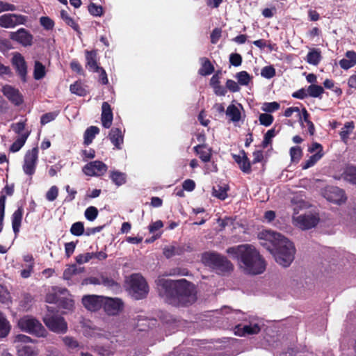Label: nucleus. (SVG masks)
<instances>
[{
	"label": "nucleus",
	"instance_id": "obj_51",
	"mask_svg": "<svg viewBox=\"0 0 356 356\" xmlns=\"http://www.w3.org/2000/svg\"><path fill=\"white\" fill-rule=\"evenodd\" d=\"M280 108V104L276 102H265L262 104L261 110L265 112L270 113Z\"/></svg>",
	"mask_w": 356,
	"mask_h": 356
},
{
	"label": "nucleus",
	"instance_id": "obj_62",
	"mask_svg": "<svg viewBox=\"0 0 356 356\" xmlns=\"http://www.w3.org/2000/svg\"><path fill=\"white\" fill-rule=\"evenodd\" d=\"M76 245V244L74 242H69L65 244V252L67 258L70 257V256L74 253Z\"/></svg>",
	"mask_w": 356,
	"mask_h": 356
},
{
	"label": "nucleus",
	"instance_id": "obj_49",
	"mask_svg": "<svg viewBox=\"0 0 356 356\" xmlns=\"http://www.w3.org/2000/svg\"><path fill=\"white\" fill-rule=\"evenodd\" d=\"M302 154V149L300 147H292L290 149V156L292 161L298 162Z\"/></svg>",
	"mask_w": 356,
	"mask_h": 356
},
{
	"label": "nucleus",
	"instance_id": "obj_59",
	"mask_svg": "<svg viewBox=\"0 0 356 356\" xmlns=\"http://www.w3.org/2000/svg\"><path fill=\"white\" fill-rule=\"evenodd\" d=\"M293 113H297V115L299 118V121H300V122L302 123L301 113H300V108L298 107H290V108H288L285 111V112H284V115L286 117L289 118V117H291Z\"/></svg>",
	"mask_w": 356,
	"mask_h": 356
},
{
	"label": "nucleus",
	"instance_id": "obj_13",
	"mask_svg": "<svg viewBox=\"0 0 356 356\" xmlns=\"http://www.w3.org/2000/svg\"><path fill=\"white\" fill-rule=\"evenodd\" d=\"M104 300V296L87 295L83 297L82 303L88 310L97 311L102 307Z\"/></svg>",
	"mask_w": 356,
	"mask_h": 356
},
{
	"label": "nucleus",
	"instance_id": "obj_56",
	"mask_svg": "<svg viewBox=\"0 0 356 356\" xmlns=\"http://www.w3.org/2000/svg\"><path fill=\"white\" fill-rule=\"evenodd\" d=\"M5 204H6V197L1 196L0 197V232L3 229V220L4 217V210H5Z\"/></svg>",
	"mask_w": 356,
	"mask_h": 356
},
{
	"label": "nucleus",
	"instance_id": "obj_39",
	"mask_svg": "<svg viewBox=\"0 0 356 356\" xmlns=\"http://www.w3.org/2000/svg\"><path fill=\"white\" fill-rule=\"evenodd\" d=\"M58 305L63 309H71L73 307L74 302L67 293L65 295H61Z\"/></svg>",
	"mask_w": 356,
	"mask_h": 356
},
{
	"label": "nucleus",
	"instance_id": "obj_48",
	"mask_svg": "<svg viewBox=\"0 0 356 356\" xmlns=\"http://www.w3.org/2000/svg\"><path fill=\"white\" fill-rule=\"evenodd\" d=\"M41 26L47 31L52 30L54 27V22L49 17L43 16L40 18Z\"/></svg>",
	"mask_w": 356,
	"mask_h": 356
},
{
	"label": "nucleus",
	"instance_id": "obj_34",
	"mask_svg": "<svg viewBox=\"0 0 356 356\" xmlns=\"http://www.w3.org/2000/svg\"><path fill=\"white\" fill-rule=\"evenodd\" d=\"M202 66L199 70L201 75L207 76L211 74L213 72V66L211 62L206 58H201Z\"/></svg>",
	"mask_w": 356,
	"mask_h": 356
},
{
	"label": "nucleus",
	"instance_id": "obj_30",
	"mask_svg": "<svg viewBox=\"0 0 356 356\" xmlns=\"http://www.w3.org/2000/svg\"><path fill=\"white\" fill-rule=\"evenodd\" d=\"M110 178L116 186H120L126 183L127 175L118 170H113L110 172Z\"/></svg>",
	"mask_w": 356,
	"mask_h": 356
},
{
	"label": "nucleus",
	"instance_id": "obj_26",
	"mask_svg": "<svg viewBox=\"0 0 356 356\" xmlns=\"http://www.w3.org/2000/svg\"><path fill=\"white\" fill-rule=\"evenodd\" d=\"M234 159L243 172L248 173L250 171V163L244 152L239 155H234Z\"/></svg>",
	"mask_w": 356,
	"mask_h": 356
},
{
	"label": "nucleus",
	"instance_id": "obj_58",
	"mask_svg": "<svg viewBox=\"0 0 356 356\" xmlns=\"http://www.w3.org/2000/svg\"><path fill=\"white\" fill-rule=\"evenodd\" d=\"M25 128V123L24 122H19L17 123H13L11 124V129L19 136L24 134L23 131Z\"/></svg>",
	"mask_w": 356,
	"mask_h": 356
},
{
	"label": "nucleus",
	"instance_id": "obj_40",
	"mask_svg": "<svg viewBox=\"0 0 356 356\" xmlns=\"http://www.w3.org/2000/svg\"><path fill=\"white\" fill-rule=\"evenodd\" d=\"M227 190L228 187L225 184L223 186L218 185L213 188V195L220 200H225L227 196Z\"/></svg>",
	"mask_w": 356,
	"mask_h": 356
},
{
	"label": "nucleus",
	"instance_id": "obj_37",
	"mask_svg": "<svg viewBox=\"0 0 356 356\" xmlns=\"http://www.w3.org/2000/svg\"><path fill=\"white\" fill-rule=\"evenodd\" d=\"M323 152L315 153L314 155L311 156L307 161H305L302 163V169L306 170L312 167L318 161H319L323 157Z\"/></svg>",
	"mask_w": 356,
	"mask_h": 356
},
{
	"label": "nucleus",
	"instance_id": "obj_61",
	"mask_svg": "<svg viewBox=\"0 0 356 356\" xmlns=\"http://www.w3.org/2000/svg\"><path fill=\"white\" fill-rule=\"evenodd\" d=\"M222 30L219 28H216L213 30L211 34V42L212 44H216L221 37Z\"/></svg>",
	"mask_w": 356,
	"mask_h": 356
},
{
	"label": "nucleus",
	"instance_id": "obj_3",
	"mask_svg": "<svg viewBox=\"0 0 356 356\" xmlns=\"http://www.w3.org/2000/svg\"><path fill=\"white\" fill-rule=\"evenodd\" d=\"M226 252L237 260L238 267L244 274L257 275L266 270L265 259L255 247L250 244L231 247Z\"/></svg>",
	"mask_w": 356,
	"mask_h": 356
},
{
	"label": "nucleus",
	"instance_id": "obj_2",
	"mask_svg": "<svg viewBox=\"0 0 356 356\" xmlns=\"http://www.w3.org/2000/svg\"><path fill=\"white\" fill-rule=\"evenodd\" d=\"M262 246L273 256L276 262L283 267H288L294 259L296 249L293 244L280 233L264 230L259 234Z\"/></svg>",
	"mask_w": 356,
	"mask_h": 356
},
{
	"label": "nucleus",
	"instance_id": "obj_11",
	"mask_svg": "<svg viewBox=\"0 0 356 356\" xmlns=\"http://www.w3.org/2000/svg\"><path fill=\"white\" fill-rule=\"evenodd\" d=\"M26 22V17L17 14H5L0 16V26L3 28H13L17 25L24 24Z\"/></svg>",
	"mask_w": 356,
	"mask_h": 356
},
{
	"label": "nucleus",
	"instance_id": "obj_9",
	"mask_svg": "<svg viewBox=\"0 0 356 356\" xmlns=\"http://www.w3.org/2000/svg\"><path fill=\"white\" fill-rule=\"evenodd\" d=\"M38 149L37 147H34L26 152L23 165V170L25 174L33 175L35 173L38 161Z\"/></svg>",
	"mask_w": 356,
	"mask_h": 356
},
{
	"label": "nucleus",
	"instance_id": "obj_22",
	"mask_svg": "<svg viewBox=\"0 0 356 356\" xmlns=\"http://www.w3.org/2000/svg\"><path fill=\"white\" fill-rule=\"evenodd\" d=\"M109 138L113 145L118 149H121L123 143V134L120 129L113 128L109 133Z\"/></svg>",
	"mask_w": 356,
	"mask_h": 356
},
{
	"label": "nucleus",
	"instance_id": "obj_29",
	"mask_svg": "<svg viewBox=\"0 0 356 356\" xmlns=\"http://www.w3.org/2000/svg\"><path fill=\"white\" fill-rule=\"evenodd\" d=\"M341 178L344 180L356 184V167L348 165L341 174Z\"/></svg>",
	"mask_w": 356,
	"mask_h": 356
},
{
	"label": "nucleus",
	"instance_id": "obj_20",
	"mask_svg": "<svg viewBox=\"0 0 356 356\" xmlns=\"http://www.w3.org/2000/svg\"><path fill=\"white\" fill-rule=\"evenodd\" d=\"M97 51H86V67L90 71L98 72L100 67H99L97 60Z\"/></svg>",
	"mask_w": 356,
	"mask_h": 356
},
{
	"label": "nucleus",
	"instance_id": "obj_36",
	"mask_svg": "<svg viewBox=\"0 0 356 356\" xmlns=\"http://www.w3.org/2000/svg\"><path fill=\"white\" fill-rule=\"evenodd\" d=\"M10 330V325L3 314L0 312V337H5Z\"/></svg>",
	"mask_w": 356,
	"mask_h": 356
},
{
	"label": "nucleus",
	"instance_id": "obj_41",
	"mask_svg": "<svg viewBox=\"0 0 356 356\" xmlns=\"http://www.w3.org/2000/svg\"><path fill=\"white\" fill-rule=\"evenodd\" d=\"M82 270L81 268L79 269L76 265H70L65 268V270L63 272V279L66 280H70L74 275L79 273Z\"/></svg>",
	"mask_w": 356,
	"mask_h": 356
},
{
	"label": "nucleus",
	"instance_id": "obj_35",
	"mask_svg": "<svg viewBox=\"0 0 356 356\" xmlns=\"http://www.w3.org/2000/svg\"><path fill=\"white\" fill-rule=\"evenodd\" d=\"M99 131V128L95 126L88 128L84 133V143L86 145L90 144Z\"/></svg>",
	"mask_w": 356,
	"mask_h": 356
},
{
	"label": "nucleus",
	"instance_id": "obj_27",
	"mask_svg": "<svg viewBox=\"0 0 356 356\" xmlns=\"http://www.w3.org/2000/svg\"><path fill=\"white\" fill-rule=\"evenodd\" d=\"M321 58V51L318 49L311 48L306 56V61L310 65H317Z\"/></svg>",
	"mask_w": 356,
	"mask_h": 356
},
{
	"label": "nucleus",
	"instance_id": "obj_15",
	"mask_svg": "<svg viewBox=\"0 0 356 356\" xmlns=\"http://www.w3.org/2000/svg\"><path fill=\"white\" fill-rule=\"evenodd\" d=\"M10 38L24 47L32 44L33 35L26 29L22 28L16 32L10 33Z\"/></svg>",
	"mask_w": 356,
	"mask_h": 356
},
{
	"label": "nucleus",
	"instance_id": "obj_31",
	"mask_svg": "<svg viewBox=\"0 0 356 356\" xmlns=\"http://www.w3.org/2000/svg\"><path fill=\"white\" fill-rule=\"evenodd\" d=\"M29 136V132L26 131L19 136L17 140L12 144L10 147V151L12 152H18L25 144L26 140H27Z\"/></svg>",
	"mask_w": 356,
	"mask_h": 356
},
{
	"label": "nucleus",
	"instance_id": "obj_21",
	"mask_svg": "<svg viewBox=\"0 0 356 356\" xmlns=\"http://www.w3.org/2000/svg\"><path fill=\"white\" fill-rule=\"evenodd\" d=\"M346 58L339 61L340 67L343 70H348L356 65V52L348 51L345 54Z\"/></svg>",
	"mask_w": 356,
	"mask_h": 356
},
{
	"label": "nucleus",
	"instance_id": "obj_14",
	"mask_svg": "<svg viewBox=\"0 0 356 356\" xmlns=\"http://www.w3.org/2000/svg\"><path fill=\"white\" fill-rule=\"evenodd\" d=\"M104 311L108 315L118 314L123 307L122 301L118 298H105L103 302Z\"/></svg>",
	"mask_w": 356,
	"mask_h": 356
},
{
	"label": "nucleus",
	"instance_id": "obj_7",
	"mask_svg": "<svg viewBox=\"0 0 356 356\" xmlns=\"http://www.w3.org/2000/svg\"><path fill=\"white\" fill-rule=\"evenodd\" d=\"M43 321L46 326L54 332L65 333L67 330V323L65 319L60 316L47 314L44 316Z\"/></svg>",
	"mask_w": 356,
	"mask_h": 356
},
{
	"label": "nucleus",
	"instance_id": "obj_50",
	"mask_svg": "<svg viewBox=\"0 0 356 356\" xmlns=\"http://www.w3.org/2000/svg\"><path fill=\"white\" fill-rule=\"evenodd\" d=\"M179 254V249L175 245H168L163 248V254L167 258H170Z\"/></svg>",
	"mask_w": 356,
	"mask_h": 356
},
{
	"label": "nucleus",
	"instance_id": "obj_47",
	"mask_svg": "<svg viewBox=\"0 0 356 356\" xmlns=\"http://www.w3.org/2000/svg\"><path fill=\"white\" fill-rule=\"evenodd\" d=\"M84 215L87 220L93 221L98 216V210L96 207L90 206L86 209Z\"/></svg>",
	"mask_w": 356,
	"mask_h": 356
},
{
	"label": "nucleus",
	"instance_id": "obj_42",
	"mask_svg": "<svg viewBox=\"0 0 356 356\" xmlns=\"http://www.w3.org/2000/svg\"><path fill=\"white\" fill-rule=\"evenodd\" d=\"M324 92V89L322 86L312 84L307 88L308 95L312 97H321Z\"/></svg>",
	"mask_w": 356,
	"mask_h": 356
},
{
	"label": "nucleus",
	"instance_id": "obj_52",
	"mask_svg": "<svg viewBox=\"0 0 356 356\" xmlns=\"http://www.w3.org/2000/svg\"><path fill=\"white\" fill-rule=\"evenodd\" d=\"M259 120L261 124L268 127L273 123V117L268 113H262L260 114Z\"/></svg>",
	"mask_w": 356,
	"mask_h": 356
},
{
	"label": "nucleus",
	"instance_id": "obj_18",
	"mask_svg": "<svg viewBox=\"0 0 356 356\" xmlns=\"http://www.w3.org/2000/svg\"><path fill=\"white\" fill-rule=\"evenodd\" d=\"M3 95L15 105L22 103L23 99L19 90L11 86L6 85L2 88Z\"/></svg>",
	"mask_w": 356,
	"mask_h": 356
},
{
	"label": "nucleus",
	"instance_id": "obj_43",
	"mask_svg": "<svg viewBox=\"0 0 356 356\" xmlns=\"http://www.w3.org/2000/svg\"><path fill=\"white\" fill-rule=\"evenodd\" d=\"M94 259V252H85L76 256L75 261L78 264H83Z\"/></svg>",
	"mask_w": 356,
	"mask_h": 356
},
{
	"label": "nucleus",
	"instance_id": "obj_10",
	"mask_svg": "<svg viewBox=\"0 0 356 356\" xmlns=\"http://www.w3.org/2000/svg\"><path fill=\"white\" fill-rule=\"evenodd\" d=\"M107 169V165L105 163L100 161H95L85 165L82 170L87 176L99 177L103 175Z\"/></svg>",
	"mask_w": 356,
	"mask_h": 356
},
{
	"label": "nucleus",
	"instance_id": "obj_5",
	"mask_svg": "<svg viewBox=\"0 0 356 356\" xmlns=\"http://www.w3.org/2000/svg\"><path fill=\"white\" fill-rule=\"evenodd\" d=\"M202 260L206 265L222 272L229 271L233 268L232 263L227 258L217 253H205L202 256Z\"/></svg>",
	"mask_w": 356,
	"mask_h": 356
},
{
	"label": "nucleus",
	"instance_id": "obj_60",
	"mask_svg": "<svg viewBox=\"0 0 356 356\" xmlns=\"http://www.w3.org/2000/svg\"><path fill=\"white\" fill-rule=\"evenodd\" d=\"M229 62L234 66H239L242 63V57L238 54H231L229 56Z\"/></svg>",
	"mask_w": 356,
	"mask_h": 356
},
{
	"label": "nucleus",
	"instance_id": "obj_6",
	"mask_svg": "<svg viewBox=\"0 0 356 356\" xmlns=\"http://www.w3.org/2000/svg\"><path fill=\"white\" fill-rule=\"evenodd\" d=\"M18 325L22 330L37 337H44L46 335L44 327L39 321L32 316H24L19 321Z\"/></svg>",
	"mask_w": 356,
	"mask_h": 356
},
{
	"label": "nucleus",
	"instance_id": "obj_8",
	"mask_svg": "<svg viewBox=\"0 0 356 356\" xmlns=\"http://www.w3.org/2000/svg\"><path fill=\"white\" fill-rule=\"evenodd\" d=\"M293 219L295 225L302 229H309L315 227L319 220L316 215L310 213L293 217Z\"/></svg>",
	"mask_w": 356,
	"mask_h": 356
},
{
	"label": "nucleus",
	"instance_id": "obj_63",
	"mask_svg": "<svg viewBox=\"0 0 356 356\" xmlns=\"http://www.w3.org/2000/svg\"><path fill=\"white\" fill-rule=\"evenodd\" d=\"M15 10L16 7L13 4L0 1V13L5 11H14Z\"/></svg>",
	"mask_w": 356,
	"mask_h": 356
},
{
	"label": "nucleus",
	"instance_id": "obj_24",
	"mask_svg": "<svg viewBox=\"0 0 356 356\" xmlns=\"http://www.w3.org/2000/svg\"><path fill=\"white\" fill-rule=\"evenodd\" d=\"M18 356H36L38 354V350L33 345L19 344L17 346Z\"/></svg>",
	"mask_w": 356,
	"mask_h": 356
},
{
	"label": "nucleus",
	"instance_id": "obj_32",
	"mask_svg": "<svg viewBox=\"0 0 356 356\" xmlns=\"http://www.w3.org/2000/svg\"><path fill=\"white\" fill-rule=\"evenodd\" d=\"M194 149L202 161L208 162L210 161L211 155L210 149L200 145L195 146Z\"/></svg>",
	"mask_w": 356,
	"mask_h": 356
},
{
	"label": "nucleus",
	"instance_id": "obj_54",
	"mask_svg": "<svg viewBox=\"0 0 356 356\" xmlns=\"http://www.w3.org/2000/svg\"><path fill=\"white\" fill-rule=\"evenodd\" d=\"M58 195V188L56 186H52L46 193V198L48 201H54Z\"/></svg>",
	"mask_w": 356,
	"mask_h": 356
},
{
	"label": "nucleus",
	"instance_id": "obj_38",
	"mask_svg": "<svg viewBox=\"0 0 356 356\" xmlns=\"http://www.w3.org/2000/svg\"><path fill=\"white\" fill-rule=\"evenodd\" d=\"M46 74L45 67L40 62L35 61L34 65L33 76L36 80H40L44 77Z\"/></svg>",
	"mask_w": 356,
	"mask_h": 356
},
{
	"label": "nucleus",
	"instance_id": "obj_12",
	"mask_svg": "<svg viewBox=\"0 0 356 356\" xmlns=\"http://www.w3.org/2000/svg\"><path fill=\"white\" fill-rule=\"evenodd\" d=\"M323 196L330 202L335 204H341L345 202L346 197L344 192L334 186H327L323 191Z\"/></svg>",
	"mask_w": 356,
	"mask_h": 356
},
{
	"label": "nucleus",
	"instance_id": "obj_17",
	"mask_svg": "<svg viewBox=\"0 0 356 356\" xmlns=\"http://www.w3.org/2000/svg\"><path fill=\"white\" fill-rule=\"evenodd\" d=\"M12 63L18 74L25 81L27 73V66L24 57L19 53H15L12 58Z\"/></svg>",
	"mask_w": 356,
	"mask_h": 356
},
{
	"label": "nucleus",
	"instance_id": "obj_33",
	"mask_svg": "<svg viewBox=\"0 0 356 356\" xmlns=\"http://www.w3.org/2000/svg\"><path fill=\"white\" fill-rule=\"evenodd\" d=\"M354 128L355 126L353 122H348L344 124L339 133L341 139L344 143H347L349 136L353 131Z\"/></svg>",
	"mask_w": 356,
	"mask_h": 356
},
{
	"label": "nucleus",
	"instance_id": "obj_53",
	"mask_svg": "<svg viewBox=\"0 0 356 356\" xmlns=\"http://www.w3.org/2000/svg\"><path fill=\"white\" fill-rule=\"evenodd\" d=\"M261 75L266 79H271L275 75V70L273 66H266L262 68Z\"/></svg>",
	"mask_w": 356,
	"mask_h": 356
},
{
	"label": "nucleus",
	"instance_id": "obj_57",
	"mask_svg": "<svg viewBox=\"0 0 356 356\" xmlns=\"http://www.w3.org/2000/svg\"><path fill=\"white\" fill-rule=\"evenodd\" d=\"M63 341L65 345L71 349H74L80 346L79 343L74 339L70 337H64Z\"/></svg>",
	"mask_w": 356,
	"mask_h": 356
},
{
	"label": "nucleus",
	"instance_id": "obj_44",
	"mask_svg": "<svg viewBox=\"0 0 356 356\" xmlns=\"http://www.w3.org/2000/svg\"><path fill=\"white\" fill-rule=\"evenodd\" d=\"M70 91L79 96H84L86 94V90L83 85L79 81H76L70 86Z\"/></svg>",
	"mask_w": 356,
	"mask_h": 356
},
{
	"label": "nucleus",
	"instance_id": "obj_45",
	"mask_svg": "<svg viewBox=\"0 0 356 356\" xmlns=\"http://www.w3.org/2000/svg\"><path fill=\"white\" fill-rule=\"evenodd\" d=\"M70 232L72 235L79 236L84 233V225L81 222H76L72 224L70 228Z\"/></svg>",
	"mask_w": 356,
	"mask_h": 356
},
{
	"label": "nucleus",
	"instance_id": "obj_46",
	"mask_svg": "<svg viewBox=\"0 0 356 356\" xmlns=\"http://www.w3.org/2000/svg\"><path fill=\"white\" fill-rule=\"evenodd\" d=\"M236 78L238 80V83L242 86L248 85L250 81V76L245 71H241L236 74Z\"/></svg>",
	"mask_w": 356,
	"mask_h": 356
},
{
	"label": "nucleus",
	"instance_id": "obj_19",
	"mask_svg": "<svg viewBox=\"0 0 356 356\" xmlns=\"http://www.w3.org/2000/svg\"><path fill=\"white\" fill-rule=\"evenodd\" d=\"M113 113L108 102H103L102 106V123L104 127L108 129L112 124Z\"/></svg>",
	"mask_w": 356,
	"mask_h": 356
},
{
	"label": "nucleus",
	"instance_id": "obj_16",
	"mask_svg": "<svg viewBox=\"0 0 356 356\" xmlns=\"http://www.w3.org/2000/svg\"><path fill=\"white\" fill-rule=\"evenodd\" d=\"M261 326L258 323H250L248 325H238L234 329V333L240 337L255 334L259 332Z\"/></svg>",
	"mask_w": 356,
	"mask_h": 356
},
{
	"label": "nucleus",
	"instance_id": "obj_25",
	"mask_svg": "<svg viewBox=\"0 0 356 356\" xmlns=\"http://www.w3.org/2000/svg\"><path fill=\"white\" fill-rule=\"evenodd\" d=\"M242 106L241 104H231L226 111V115L229 118L230 120L234 122H238L241 120V109Z\"/></svg>",
	"mask_w": 356,
	"mask_h": 356
},
{
	"label": "nucleus",
	"instance_id": "obj_64",
	"mask_svg": "<svg viewBox=\"0 0 356 356\" xmlns=\"http://www.w3.org/2000/svg\"><path fill=\"white\" fill-rule=\"evenodd\" d=\"M226 87L233 92H238L240 90V87L238 86V83L231 79L227 81Z\"/></svg>",
	"mask_w": 356,
	"mask_h": 356
},
{
	"label": "nucleus",
	"instance_id": "obj_55",
	"mask_svg": "<svg viewBox=\"0 0 356 356\" xmlns=\"http://www.w3.org/2000/svg\"><path fill=\"white\" fill-rule=\"evenodd\" d=\"M89 13L94 16H101L103 13V8L101 6L96 5L95 3H91L88 6Z\"/></svg>",
	"mask_w": 356,
	"mask_h": 356
},
{
	"label": "nucleus",
	"instance_id": "obj_28",
	"mask_svg": "<svg viewBox=\"0 0 356 356\" xmlns=\"http://www.w3.org/2000/svg\"><path fill=\"white\" fill-rule=\"evenodd\" d=\"M23 209L22 207L18 208L13 214L12 226L15 234L17 235L19 231L21 222L22 219Z\"/></svg>",
	"mask_w": 356,
	"mask_h": 356
},
{
	"label": "nucleus",
	"instance_id": "obj_4",
	"mask_svg": "<svg viewBox=\"0 0 356 356\" xmlns=\"http://www.w3.org/2000/svg\"><path fill=\"white\" fill-rule=\"evenodd\" d=\"M129 293L135 299H143L149 292L146 280L139 274H134L129 277Z\"/></svg>",
	"mask_w": 356,
	"mask_h": 356
},
{
	"label": "nucleus",
	"instance_id": "obj_1",
	"mask_svg": "<svg viewBox=\"0 0 356 356\" xmlns=\"http://www.w3.org/2000/svg\"><path fill=\"white\" fill-rule=\"evenodd\" d=\"M156 282L159 295L169 304L185 306L197 300L195 285L184 279L175 281L159 278Z\"/></svg>",
	"mask_w": 356,
	"mask_h": 356
},
{
	"label": "nucleus",
	"instance_id": "obj_23",
	"mask_svg": "<svg viewBox=\"0 0 356 356\" xmlns=\"http://www.w3.org/2000/svg\"><path fill=\"white\" fill-rule=\"evenodd\" d=\"M67 293L66 289H62L55 287L52 289V291L49 292L46 296V302L48 303H56L58 304L59 299L61 295H65Z\"/></svg>",
	"mask_w": 356,
	"mask_h": 356
}]
</instances>
